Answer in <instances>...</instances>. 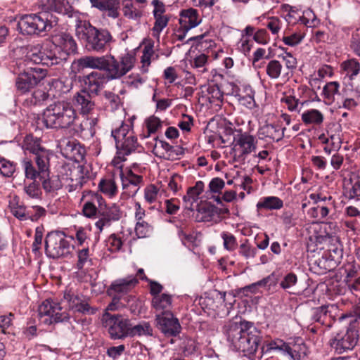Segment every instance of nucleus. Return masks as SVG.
<instances>
[{
    "instance_id": "f257e3e1",
    "label": "nucleus",
    "mask_w": 360,
    "mask_h": 360,
    "mask_svg": "<svg viewBox=\"0 0 360 360\" xmlns=\"http://www.w3.org/2000/svg\"><path fill=\"white\" fill-rule=\"evenodd\" d=\"M226 336L235 349L250 358L255 355L262 340L261 331L252 323L246 321L231 323Z\"/></svg>"
},
{
    "instance_id": "f03ea898",
    "label": "nucleus",
    "mask_w": 360,
    "mask_h": 360,
    "mask_svg": "<svg viewBox=\"0 0 360 360\" xmlns=\"http://www.w3.org/2000/svg\"><path fill=\"white\" fill-rule=\"evenodd\" d=\"M75 34L89 51L103 53L110 46L113 37L106 29H98L86 20H77Z\"/></svg>"
},
{
    "instance_id": "7ed1b4c3",
    "label": "nucleus",
    "mask_w": 360,
    "mask_h": 360,
    "mask_svg": "<svg viewBox=\"0 0 360 360\" xmlns=\"http://www.w3.org/2000/svg\"><path fill=\"white\" fill-rule=\"evenodd\" d=\"M78 120L71 103L60 101L50 104L44 112V123L50 129H68Z\"/></svg>"
},
{
    "instance_id": "20e7f679",
    "label": "nucleus",
    "mask_w": 360,
    "mask_h": 360,
    "mask_svg": "<svg viewBox=\"0 0 360 360\" xmlns=\"http://www.w3.org/2000/svg\"><path fill=\"white\" fill-rule=\"evenodd\" d=\"M58 18L49 12L22 15L18 22V29L22 35L39 36L50 31L58 23Z\"/></svg>"
},
{
    "instance_id": "39448f33",
    "label": "nucleus",
    "mask_w": 360,
    "mask_h": 360,
    "mask_svg": "<svg viewBox=\"0 0 360 360\" xmlns=\"http://www.w3.org/2000/svg\"><path fill=\"white\" fill-rule=\"evenodd\" d=\"M74 246L62 232H51L45 239V253L52 259L65 258L72 255Z\"/></svg>"
},
{
    "instance_id": "423d86ee",
    "label": "nucleus",
    "mask_w": 360,
    "mask_h": 360,
    "mask_svg": "<svg viewBox=\"0 0 360 360\" xmlns=\"http://www.w3.org/2000/svg\"><path fill=\"white\" fill-rule=\"evenodd\" d=\"M349 326L345 333H338L330 340V347L338 354H342L354 348L359 341V331L356 323L358 318L349 316Z\"/></svg>"
},
{
    "instance_id": "0eeeda50",
    "label": "nucleus",
    "mask_w": 360,
    "mask_h": 360,
    "mask_svg": "<svg viewBox=\"0 0 360 360\" xmlns=\"http://www.w3.org/2000/svg\"><path fill=\"white\" fill-rule=\"evenodd\" d=\"M135 58L129 53L123 55L119 60L112 55H107L105 72L108 79H120L133 68Z\"/></svg>"
},
{
    "instance_id": "6e6552de",
    "label": "nucleus",
    "mask_w": 360,
    "mask_h": 360,
    "mask_svg": "<svg viewBox=\"0 0 360 360\" xmlns=\"http://www.w3.org/2000/svg\"><path fill=\"white\" fill-rule=\"evenodd\" d=\"M60 304L52 300H44L38 308L39 321L46 325L68 321L70 316L66 311L61 312Z\"/></svg>"
},
{
    "instance_id": "1a4fd4ad",
    "label": "nucleus",
    "mask_w": 360,
    "mask_h": 360,
    "mask_svg": "<svg viewBox=\"0 0 360 360\" xmlns=\"http://www.w3.org/2000/svg\"><path fill=\"white\" fill-rule=\"evenodd\" d=\"M103 321L108 327L110 338L113 340L124 339L129 336V323L120 315H111L105 312L103 316Z\"/></svg>"
},
{
    "instance_id": "9d476101",
    "label": "nucleus",
    "mask_w": 360,
    "mask_h": 360,
    "mask_svg": "<svg viewBox=\"0 0 360 360\" xmlns=\"http://www.w3.org/2000/svg\"><path fill=\"white\" fill-rule=\"evenodd\" d=\"M257 144V140L254 136L248 132L238 131L233 136L232 150L238 153L239 159L245 160L248 155L255 152Z\"/></svg>"
},
{
    "instance_id": "9b49d317",
    "label": "nucleus",
    "mask_w": 360,
    "mask_h": 360,
    "mask_svg": "<svg viewBox=\"0 0 360 360\" xmlns=\"http://www.w3.org/2000/svg\"><path fill=\"white\" fill-rule=\"evenodd\" d=\"M22 148L35 155L36 165H41V168L45 167L47 162L50 161L49 151L41 145L39 139L34 137L32 135H27L25 137Z\"/></svg>"
},
{
    "instance_id": "f8f14e48",
    "label": "nucleus",
    "mask_w": 360,
    "mask_h": 360,
    "mask_svg": "<svg viewBox=\"0 0 360 360\" xmlns=\"http://www.w3.org/2000/svg\"><path fill=\"white\" fill-rule=\"evenodd\" d=\"M84 201L82 212L87 218H95L97 214H100L102 206L105 205V200L98 193L87 192L82 198Z\"/></svg>"
},
{
    "instance_id": "ddd939ff",
    "label": "nucleus",
    "mask_w": 360,
    "mask_h": 360,
    "mask_svg": "<svg viewBox=\"0 0 360 360\" xmlns=\"http://www.w3.org/2000/svg\"><path fill=\"white\" fill-rule=\"evenodd\" d=\"M108 81L106 75L101 72L94 71L84 77L82 90L88 92L90 95H93V96H96Z\"/></svg>"
},
{
    "instance_id": "4468645a",
    "label": "nucleus",
    "mask_w": 360,
    "mask_h": 360,
    "mask_svg": "<svg viewBox=\"0 0 360 360\" xmlns=\"http://www.w3.org/2000/svg\"><path fill=\"white\" fill-rule=\"evenodd\" d=\"M121 217L122 212L117 205L114 204L107 207L105 203L100 210L99 219L96 221L95 226L101 233L105 227L110 226L112 222L120 220Z\"/></svg>"
},
{
    "instance_id": "2eb2a0df",
    "label": "nucleus",
    "mask_w": 360,
    "mask_h": 360,
    "mask_svg": "<svg viewBox=\"0 0 360 360\" xmlns=\"http://www.w3.org/2000/svg\"><path fill=\"white\" fill-rule=\"evenodd\" d=\"M156 321L158 328L165 335L175 336L180 333L181 326L179 320L174 317L172 312L157 314Z\"/></svg>"
},
{
    "instance_id": "dca6fc26",
    "label": "nucleus",
    "mask_w": 360,
    "mask_h": 360,
    "mask_svg": "<svg viewBox=\"0 0 360 360\" xmlns=\"http://www.w3.org/2000/svg\"><path fill=\"white\" fill-rule=\"evenodd\" d=\"M272 351H278L287 354L290 358H297L300 356L299 352L291 349L289 344L285 342L281 339H276L271 341H265L261 347L262 354H269Z\"/></svg>"
},
{
    "instance_id": "f3484780",
    "label": "nucleus",
    "mask_w": 360,
    "mask_h": 360,
    "mask_svg": "<svg viewBox=\"0 0 360 360\" xmlns=\"http://www.w3.org/2000/svg\"><path fill=\"white\" fill-rule=\"evenodd\" d=\"M281 10L284 13H287L286 20L288 21L289 23H295L297 21H300L307 27H312L314 25V18L311 21L308 18L311 17V15L314 17V15L311 10L305 12L306 16H301L300 15V9L296 6H292L289 4H283L281 6Z\"/></svg>"
},
{
    "instance_id": "a211bd4d",
    "label": "nucleus",
    "mask_w": 360,
    "mask_h": 360,
    "mask_svg": "<svg viewBox=\"0 0 360 360\" xmlns=\"http://www.w3.org/2000/svg\"><path fill=\"white\" fill-rule=\"evenodd\" d=\"M126 139H127L121 142L120 146L116 148L117 157L112 160V162L115 165H117L119 163L118 160L120 161H124L125 156L135 152L138 148L140 147L135 134L129 133V136Z\"/></svg>"
},
{
    "instance_id": "6ab92c4d",
    "label": "nucleus",
    "mask_w": 360,
    "mask_h": 360,
    "mask_svg": "<svg viewBox=\"0 0 360 360\" xmlns=\"http://www.w3.org/2000/svg\"><path fill=\"white\" fill-rule=\"evenodd\" d=\"M39 54L40 60H41V64L46 66L60 64L67 60L66 53L63 52L60 54H57L55 47L52 48V46L42 50L39 49Z\"/></svg>"
},
{
    "instance_id": "aec40b11",
    "label": "nucleus",
    "mask_w": 360,
    "mask_h": 360,
    "mask_svg": "<svg viewBox=\"0 0 360 360\" xmlns=\"http://www.w3.org/2000/svg\"><path fill=\"white\" fill-rule=\"evenodd\" d=\"M37 169L34 167L32 160L27 158L22 160V167L27 179L34 181L37 177L41 179L49 176V161L47 162L44 168L41 167V165H37Z\"/></svg>"
},
{
    "instance_id": "412c9836",
    "label": "nucleus",
    "mask_w": 360,
    "mask_h": 360,
    "mask_svg": "<svg viewBox=\"0 0 360 360\" xmlns=\"http://www.w3.org/2000/svg\"><path fill=\"white\" fill-rule=\"evenodd\" d=\"M91 6L105 13L108 17L117 18L120 15L119 0H89Z\"/></svg>"
},
{
    "instance_id": "4be33fe9",
    "label": "nucleus",
    "mask_w": 360,
    "mask_h": 360,
    "mask_svg": "<svg viewBox=\"0 0 360 360\" xmlns=\"http://www.w3.org/2000/svg\"><path fill=\"white\" fill-rule=\"evenodd\" d=\"M139 283L138 279L133 276H129L124 278H119L114 281L109 289L108 292L113 291L116 293L126 294L134 288Z\"/></svg>"
},
{
    "instance_id": "5701e85b",
    "label": "nucleus",
    "mask_w": 360,
    "mask_h": 360,
    "mask_svg": "<svg viewBox=\"0 0 360 360\" xmlns=\"http://www.w3.org/2000/svg\"><path fill=\"white\" fill-rule=\"evenodd\" d=\"M200 22L201 19L196 9L190 8L181 11L179 23L182 27L191 30L198 26Z\"/></svg>"
},
{
    "instance_id": "b1692460",
    "label": "nucleus",
    "mask_w": 360,
    "mask_h": 360,
    "mask_svg": "<svg viewBox=\"0 0 360 360\" xmlns=\"http://www.w3.org/2000/svg\"><path fill=\"white\" fill-rule=\"evenodd\" d=\"M92 97L93 95L82 89L75 95V103L79 108L82 114L88 115L94 109L95 103L91 100Z\"/></svg>"
},
{
    "instance_id": "393cba45",
    "label": "nucleus",
    "mask_w": 360,
    "mask_h": 360,
    "mask_svg": "<svg viewBox=\"0 0 360 360\" xmlns=\"http://www.w3.org/2000/svg\"><path fill=\"white\" fill-rule=\"evenodd\" d=\"M107 55L102 56H86L78 60V65L82 68H91L105 71Z\"/></svg>"
},
{
    "instance_id": "a878e982",
    "label": "nucleus",
    "mask_w": 360,
    "mask_h": 360,
    "mask_svg": "<svg viewBox=\"0 0 360 360\" xmlns=\"http://www.w3.org/2000/svg\"><path fill=\"white\" fill-rule=\"evenodd\" d=\"M204 190V183L198 181L193 187L188 188L186 195L183 196V201L186 209L193 210V206L199 198V195Z\"/></svg>"
},
{
    "instance_id": "bb28decb",
    "label": "nucleus",
    "mask_w": 360,
    "mask_h": 360,
    "mask_svg": "<svg viewBox=\"0 0 360 360\" xmlns=\"http://www.w3.org/2000/svg\"><path fill=\"white\" fill-rule=\"evenodd\" d=\"M120 175L122 188L128 189L129 187H134V189L129 191V195H134L139 190V186L142 182L143 177L140 175L134 174L131 170L127 172L126 176H124L122 171L120 170Z\"/></svg>"
},
{
    "instance_id": "cd10ccee",
    "label": "nucleus",
    "mask_w": 360,
    "mask_h": 360,
    "mask_svg": "<svg viewBox=\"0 0 360 360\" xmlns=\"http://www.w3.org/2000/svg\"><path fill=\"white\" fill-rule=\"evenodd\" d=\"M152 307L158 314H163L165 312H171L172 296L169 294L162 293L160 295L153 297L151 301Z\"/></svg>"
},
{
    "instance_id": "c85d7f7f",
    "label": "nucleus",
    "mask_w": 360,
    "mask_h": 360,
    "mask_svg": "<svg viewBox=\"0 0 360 360\" xmlns=\"http://www.w3.org/2000/svg\"><path fill=\"white\" fill-rule=\"evenodd\" d=\"M322 96L325 102L328 104H331L335 100L338 101L340 98H343V97L341 96L340 84L338 82L326 83L323 87Z\"/></svg>"
},
{
    "instance_id": "c756f323",
    "label": "nucleus",
    "mask_w": 360,
    "mask_h": 360,
    "mask_svg": "<svg viewBox=\"0 0 360 360\" xmlns=\"http://www.w3.org/2000/svg\"><path fill=\"white\" fill-rule=\"evenodd\" d=\"M285 130V128H281L278 124H267L259 129V133L264 138L278 142L283 138Z\"/></svg>"
},
{
    "instance_id": "7c9ffc66",
    "label": "nucleus",
    "mask_w": 360,
    "mask_h": 360,
    "mask_svg": "<svg viewBox=\"0 0 360 360\" xmlns=\"http://www.w3.org/2000/svg\"><path fill=\"white\" fill-rule=\"evenodd\" d=\"M38 83L27 72L20 73L16 79L15 85L17 89L22 94H25L34 87Z\"/></svg>"
},
{
    "instance_id": "2f4dec72",
    "label": "nucleus",
    "mask_w": 360,
    "mask_h": 360,
    "mask_svg": "<svg viewBox=\"0 0 360 360\" xmlns=\"http://www.w3.org/2000/svg\"><path fill=\"white\" fill-rule=\"evenodd\" d=\"M155 143L153 149V153L160 158L172 160L174 158L172 155H171L173 146L164 141L158 140V138H155Z\"/></svg>"
},
{
    "instance_id": "473e14b6",
    "label": "nucleus",
    "mask_w": 360,
    "mask_h": 360,
    "mask_svg": "<svg viewBox=\"0 0 360 360\" xmlns=\"http://www.w3.org/2000/svg\"><path fill=\"white\" fill-rule=\"evenodd\" d=\"M49 1L51 9L60 14L66 15L68 17H73L77 14L68 0H49Z\"/></svg>"
},
{
    "instance_id": "72a5a7b5",
    "label": "nucleus",
    "mask_w": 360,
    "mask_h": 360,
    "mask_svg": "<svg viewBox=\"0 0 360 360\" xmlns=\"http://www.w3.org/2000/svg\"><path fill=\"white\" fill-rule=\"evenodd\" d=\"M122 10L123 15L129 20L139 21L143 15V11L132 1L124 2Z\"/></svg>"
},
{
    "instance_id": "f704fd0d",
    "label": "nucleus",
    "mask_w": 360,
    "mask_h": 360,
    "mask_svg": "<svg viewBox=\"0 0 360 360\" xmlns=\"http://www.w3.org/2000/svg\"><path fill=\"white\" fill-rule=\"evenodd\" d=\"M328 258L335 264L340 262L343 256L342 245L338 238H332L327 250Z\"/></svg>"
},
{
    "instance_id": "c9c22d12",
    "label": "nucleus",
    "mask_w": 360,
    "mask_h": 360,
    "mask_svg": "<svg viewBox=\"0 0 360 360\" xmlns=\"http://www.w3.org/2000/svg\"><path fill=\"white\" fill-rule=\"evenodd\" d=\"M283 206V200L276 196L264 197L257 204L258 209L266 210H278Z\"/></svg>"
},
{
    "instance_id": "e433bc0d",
    "label": "nucleus",
    "mask_w": 360,
    "mask_h": 360,
    "mask_svg": "<svg viewBox=\"0 0 360 360\" xmlns=\"http://www.w3.org/2000/svg\"><path fill=\"white\" fill-rule=\"evenodd\" d=\"M129 133L134 134L130 126L124 122L118 128L112 130L111 135L115 141L116 148L120 146L121 142L127 139L126 138L129 136Z\"/></svg>"
},
{
    "instance_id": "4c0bfd02",
    "label": "nucleus",
    "mask_w": 360,
    "mask_h": 360,
    "mask_svg": "<svg viewBox=\"0 0 360 360\" xmlns=\"http://www.w3.org/2000/svg\"><path fill=\"white\" fill-rule=\"evenodd\" d=\"M333 308V306H330ZM330 306H321L313 309L311 320L320 323L321 324H326L328 319L332 316L330 311L329 310Z\"/></svg>"
},
{
    "instance_id": "58836bf2",
    "label": "nucleus",
    "mask_w": 360,
    "mask_h": 360,
    "mask_svg": "<svg viewBox=\"0 0 360 360\" xmlns=\"http://www.w3.org/2000/svg\"><path fill=\"white\" fill-rule=\"evenodd\" d=\"M341 68L345 72L346 76L349 77L350 80L353 79V77H356L360 73V64L355 58L342 62Z\"/></svg>"
},
{
    "instance_id": "ea45409f",
    "label": "nucleus",
    "mask_w": 360,
    "mask_h": 360,
    "mask_svg": "<svg viewBox=\"0 0 360 360\" xmlns=\"http://www.w3.org/2000/svg\"><path fill=\"white\" fill-rule=\"evenodd\" d=\"M302 120L306 124L319 125L323 121V115L319 110L311 109L306 110L302 114Z\"/></svg>"
},
{
    "instance_id": "a19ab883",
    "label": "nucleus",
    "mask_w": 360,
    "mask_h": 360,
    "mask_svg": "<svg viewBox=\"0 0 360 360\" xmlns=\"http://www.w3.org/2000/svg\"><path fill=\"white\" fill-rule=\"evenodd\" d=\"M129 336L153 335V328L148 322H142L133 327L129 325Z\"/></svg>"
},
{
    "instance_id": "79ce46f5",
    "label": "nucleus",
    "mask_w": 360,
    "mask_h": 360,
    "mask_svg": "<svg viewBox=\"0 0 360 360\" xmlns=\"http://www.w3.org/2000/svg\"><path fill=\"white\" fill-rule=\"evenodd\" d=\"M42 182V187L46 192H53L59 190L62 187L61 181L58 175L52 176H46L40 179Z\"/></svg>"
},
{
    "instance_id": "37998d69",
    "label": "nucleus",
    "mask_w": 360,
    "mask_h": 360,
    "mask_svg": "<svg viewBox=\"0 0 360 360\" xmlns=\"http://www.w3.org/2000/svg\"><path fill=\"white\" fill-rule=\"evenodd\" d=\"M100 191L109 197L115 196L117 193V187L113 179H103L98 184Z\"/></svg>"
},
{
    "instance_id": "c03bdc74",
    "label": "nucleus",
    "mask_w": 360,
    "mask_h": 360,
    "mask_svg": "<svg viewBox=\"0 0 360 360\" xmlns=\"http://www.w3.org/2000/svg\"><path fill=\"white\" fill-rule=\"evenodd\" d=\"M283 65L277 60H270L266 66V73L271 79H278L282 72Z\"/></svg>"
},
{
    "instance_id": "a18cd8bd",
    "label": "nucleus",
    "mask_w": 360,
    "mask_h": 360,
    "mask_svg": "<svg viewBox=\"0 0 360 360\" xmlns=\"http://www.w3.org/2000/svg\"><path fill=\"white\" fill-rule=\"evenodd\" d=\"M63 179L65 180V184H75L77 181H81L82 184L84 181V177L82 174V169L78 167H68L67 172L65 174Z\"/></svg>"
},
{
    "instance_id": "49530a36",
    "label": "nucleus",
    "mask_w": 360,
    "mask_h": 360,
    "mask_svg": "<svg viewBox=\"0 0 360 360\" xmlns=\"http://www.w3.org/2000/svg\"><path fill=\"white\" fill-rule=\"evenodd\" d=\"M89 123V122L84 119L79 124H74L75 125L74 130L84 139H91L96 133V129L90 128Z\"/></svg>"
},
{
    "instance_id": "de8ad7c7",
    "label": "nucleus",
    "mask_w": 360,
    "mask_h": 360,
    "mask_svg": "<svg viewBox=\"0 0 360 360\" xmlns=\"http://www.w3.org/2000/svg\"><path fill=\"white\" fill-rule=\"evenodd\" d=\"M247 92L246 95H242L241 94H237L236 96L238 97V101L240 103L249 109H252L255 106V101L254 98V91L250 86L245 87Z\"/></svg>"
},
{
    "instance_id": "09e8293b",
    "label": "nucleus",
    "mask_w": 360,
    "mask_h": 360,
    "mask_svg": "<svg viewBox=\"0 0 360 360\" xmlns=\"http://www.w3.org/2000/svg\"><path fill=\"white\" fill-rule=\"evenodd\" d=\"M297 283V277L293 273L287 274L280 283V286L290 293H294L292 291Z\"/></svg>"
},
{
    "instance_id": "8fccbe9b",
    "label": "nucleus",
    "mask_w": 360,
    "mask_h": 360,
    "mask_svg": "<svg viewBox=\"0 0 360 360\" xmlns=\"http://www.w3.org/2000/svg\"><path fill=\"white\" fill-rule=\"evenodd\" d=\"M257 252V248L252 246L248 240H245L244 243H241L239 246L238 253L245 259L254 258L256 256Z\"/></svg>"
},
{
    "instance_id": "3c124183",
    "label": "nucleus",
    "mask_w": 360,
    "mask_h": 360,
    "mask_svg": "<svg viewBox=\"0 0 360 360\" xmlns=\"http://www.w3.org/2000/svg\"><path fill=\"white\" fill-rule=\"evenodd\" d=\"M153 231V226L144 220L138 221L135 226L136 235L139 238L148 237Z\"/></svg>"
},
{
    "instance_id": "603ef678",
    "label": "nucleus",
    "mask_w": 360,
    "mask_h": 360,
    "mask_svg": "<svg viewBox=\"0 0 360 360\" xmlns=\"http://www.w3.org/2000/svg\"><path fill=\"white\" fill-rule=\"evenodd\" d=\"M49 94L42 89H36L31 94L30 97L27 98L32 105H40L49 98Z\"/></svg>"
},
{
    "instance_id": "864d4df0",
    "label": "nucleus",
    "mask_w": 360,
    "mask_h": 360,
    "mask_svg": "<svg viewBox=\"0 0 360 360\" xmlns=\"http://www.w3.org/2000/svg\"><path fill=\"white\" fill-rule=\"evenodd\" d=\"M159 195V189L153 184L147 186L144 189V199L149 204L157 202Z\"/></svg>"
},
{
    "instance_id": "5fc2aeb1",
    "label": "nucleus",
    "mask_w": 360,
    "mask_h": 360,
    "mask_svg": "<svg viewBox=\"0 0 360 360\" xmlns=\"http://www.w3.org/2000/svg\"><path fill=\"white\" fill-rule=\"evenodd\" d=\"M55 49L57 52V54H60L61 53L64 52L67 55V58H68L69 55L71 53H75L77 50V44L73 39V37L71 36L70 38H68L66 39V44L61 50L60 48H58L55 46Z\"/></svg>"
},
{
    "instance_id": "6e6d98bb",
    "label": "nucleus",
    "mask_w": 360,
    "mask_h": 360,
    "mask_svg": "<svg viewBox=\"0 0 360 360\" xmlns=\"http://www.w3.org/2000/svg\"><path fill=\"white\" fill-rule=\"evenodd\" d=\"M224 240V247L229 251H233L238 246L236 237L229 232H222L221 235Z\"/></svg>"
},
{
    "instance_id": "4d7b16f0",
    "label": "nucleus",
    "mask_w": 360,
    "mask_h": 360,
    "mask_svg": "<svg viewBox=\"0 0 360 360\" xmlns=\"http://www.w3.org/2000/svg\"><path fill=\"white\" fill-rule=\"evenodd\" d=\"M162 127V122L160 120L155 116L150 117L146 120V127L148 129V136L150 134L155 133Z\"/></svg>"
},
{
    "instance_id": "13d9d810",
    "label": "nucleus",
    "mask_w": 360,
    "mask_h": 360,
    "mask_svg": "<svg viewBox=\"0 0 360 360\" xmlns=\"http://www.w3.org/2000/svg\"><path fill=\"white\" fill-rule=\"evenodd\" d=\"M329 213L327 206L318 205L309 210V214L314 218H325Z\"/></svg>"
},
{
    "instance_id": "bf43d9fd",
    "label": "nucleus",
    "mask_w": 360,
    "mask_h": 360,
    "mask_svg": "<svg viewBox=\"0 0 360 360\" xmlns=\"http://www.w3.org/2000/svg\"><path fill=\"white\" fill-rule=\"evenodd\" d=\"M25 193L31 198H39L41 195V191L39 184L36 181H33L28 186L24 187Z\"/></svg>"
},
{
    "instance_id": "052dcab7",
    "label": "nucleus",
    "mask_w": 360,
    "mask_h": 360,
    "mask_svg": "<svg viewBox=\"0 0 360 360\" xmlns=\"http://www.w3.org/2000/svg\"><path fill=\"white\" fill-rule=\"evenodd\" d=\"M197 349V344L193 339L186 338L182 343V351L184 356H187L193 354Z\"/></svg>"
},
{
    "instance_id": "680f3d73",
    "label": "nucleus",
    "mask_w": 360,
    "mask_h": 360,
    "mask_svg": "<svg viewBox=\"0 0 360 360\" xmlns=\"http://www.w3.org/2000/svg\"><path fill=\"white\" fill-rule=\"evenodd\" d=\"M78 261L77 263V268L79 270L83 269L84 264L89 261V248H84L79 250L77 252Z\"/></svg>"
},
{
    "instance_id": "e2e57ef3",
    "label": "nucleus",
    "mask_w": 360,
    "mask_h": 360,
    "mask_svg": "<svg viewBox=\"0 0 360 360\" xmlns=\"http://www.w3.org/2000/svg\"><path fill=\"white\" fill-rule=\"evenodd\" d=\"M97 311L98 309L96 307L90 306L89 302L83 298L75 312L91 315L96 314Z\"/></svg>"
},
{
    "instance_id": "0e129e2a",
    "label": "nucleus",
    "mask_w": 360,
    "mask_h": 360,
    "mask_svg": "<svg viewBox=\"0 0 360 360\" xmlns=\"http://www.w3.org/2000/svg\"><path fill=\"white\" fill-rule=\"evenodd\" d=\"M154 56L153 47L152 45H146L143 51L141 63L143 68L148 67L150 64L151 58Z\"/></svg>"
},
{
    "instance_id": "69168bd1",
    "label": "nucleus",
    "mask_w": 360,
    "mask_h": 360,
    "mask_svg": "<svg viewBox=\"0 0 360 360\" xmlns=\"http://www.w3.org/2000/svg\"><path fill=\"white\" fill-rule=\"evenodd\" d=\"M155 22L153 28L154 32L159 34L162 30L167 25L169 18L167 15H160L154 17Z\"/></svg>"
},
{
    "instance_id": "338daca9",
    "label": "nucleus",
    "mask_w": 360,
    "mask_h": 360,
    "mask_svg": "<svg viewBox=\"0 0 360 360\" xmlns=\"http://www.w3.org/2000/svg\"><path fill=\"white\" fill-rule=\"evenodd\" d=\"M346 285L353 295L358 296L360 293V276L354 279L348 280Z\"/></svg>"
},
{
    "instance_id": "774afa93",
    "label": "nucleus",
    "mask_w": 360,
    "mask_h": 360,
    "mask_svg": "<svg viewBox=\"0 0 360 360\" xmlns=\"http://www.w3.org/2000/svg\"><path fill=\"white\" fill-rule=\"evenodd\" d=\"M350 46L353 51L360 57V30H357L352 34Z\"/></svg>"
}]
</instances>
